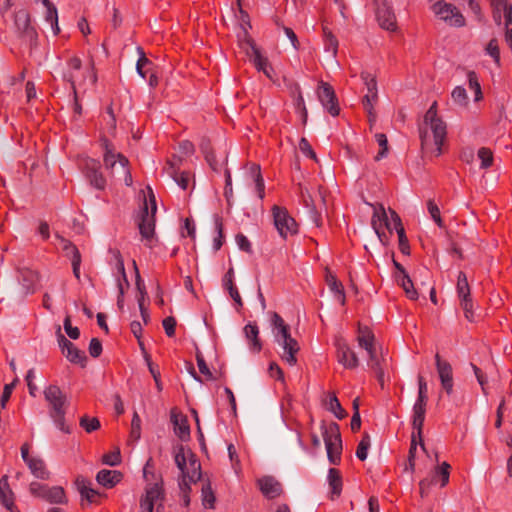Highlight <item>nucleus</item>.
Returning a JSON list of instances; mask_svg holds the SVG:
<instances>
[{
	"mask_svg": "<svg viewBox=\"0 0 512 512\" xmlns=\"http://www.w3.org/2000/svg\"><path fill=\"white\" fill-rule=\"evenodd\" d=\"M245 49L255 67L263 72L269 65L268 59L262 56L260 50L251 39L245 40Z\"/></svg>",
	"mask_w": 512,
	"mask_h": 512,
	"instance_id": "aec40b11",
	"label": "nucleus"
},
{
	"mask_svg": "<svg viewBox=\"0 0 512 512\" xmlns=\"http://www.w3.org/2000/svg\"><path fill=\"white\" fill-rule=\"evenodd\" d=\"M371 440L367 433H364L361 441L359 442L356 450V456L359 460L364 461L368 455V449L370 448Z\"/></svg>",
	"mask_w": 512,
	"mask_h": 512,
	"instance_id": "c03bdc74",
	"label": "nucleus"
},
{
	"mask_svg": "<svg viewBox=\"0 0 512 512\" xmlns=\"http://www.w3.org/2000/svg\"><path fill=\"white\" fill-rule=\"evenodd\" d=\"M42 3L46 8L44 16L45 20L46 22L50 23L51 29L53 30L54 34H57L60 30L58 26L57 9L49 0H42Z\"/></svg>",
	"mask_w": 512,
	"mask_h": 512,
	"instance_id": "c85d7f7f",
	"label": "nucleus"
},
{
	"mask_svg": "<svg viewBox=\"0 0 512 512\" xmlns=\"http://www.w3.org/2000/svg\"><path fill=\"white\" fill-rule=\"evenodd\" d=\"M172 423L174 425V432L181 440H187L190 436V428L187 424V419L182 415L172 413Z\"/></svg>",
	"mask_w": 512,
	"mask_h": 512,
	"instance_id": "a878e982",
	"label": "nucleus"
},
{
	"mask_svg": "<svg viewBox=\"0 0 512 512\" xmlns=\"http://www.w3.org/2000/svg\"><path fill=\"white\" fill-rule=\"evenodd\" d=\"M64 330L71 339H78L80 336V330L72 326L70 316L64 319Z\"/></svg>",
	"mask_w": 512,
	"mask_h": 512,
	"instance_id": "bf43d9fd",
	"label": "nucleus"
},
{
	"mask_svg": "<svg viewBox=\"0 0 512 512\" xmlns=\"http://www.w3.org/2000/svg\"><path fill=\"white\" fill-rule=\"evenodd\" d=\"M299 149L303 154L316 160V154L306 138H301L299 142Z\"/></svg>",
	"mask_w": 512,
	"mask_h": 512,
	"instance_id": "69168bd1",
	"label": "nucleus"
},
{
	"mask_svg": "<svg viewBox=\"0 0 512 512\" xmlns=\"http://www.w3.org/2000/svg\"><path fill=\"white\" fill-rule=\"evenodd\" d=\"M478 157L481 160V168H488L492 165L493 162V154L488 148H480L478 151Z\"/></svg>",
	"mask_w": 512,
	"mask_h": 512,
	"instance_id": "3c124183",
	"label": "nucleus"
},
{
	"mask_svg": "<svg viewBox=\"0 0 512 512\" xmlns=\"http://www.w3.org/2000/svg\"><path fill=\"white\" fill-rule=\"evenodd\" d=\"M85 174L90 184L97 189H104L106 180L100 172V165L93 159L86 162Z\"/></svg>",
	"mask_w": 512,
	"mask_h": 512,
	"instance_id": "dca6fc26",
	"label": "nucleus"
},
{
	"mask_svg": "<svg viewBox=\"0 0 512 512\" xmlns=\"http://www.w3.org/2000/svg\"><path fill=\"white\" fill-rule=\"evenodd\" d=\"M427 209H428L429 214L431 215V218L435 221V223L439 227H443L444 225H443V221L440 216V209L433 200L430 199L427 201Z\"/></svg>",
	"mask_w": 512,
	"mask_h": 512,
	"instance_id": "8fccbe9b",
	"label": "nucleus"
},
{
	"mask_svg": "<svg viewBox=\"0 0 512 512\" xmlns=\"http://www.w3.org/2000/svg\"><path fill=\"white\" fill-rule=\"evenodd\" d=\"M175 463L181 472V480L197 482L201 478V465L195 454L184 446L178 447L175 453Z\"/></svg>",
	"mask_w": 512,
	"mask_h": 512,
	"instance_id": "20e7f679",
	"label": "nucleus"
},
{
	"mask_svg": "<svg viewBox=\"0 0 512 512\" xmlns=\"http://www.w3.org/2000/svg\"><path fill=\"white\" fill-rule=\"evenodd\" d=\"M80 426L85 429L87 433H91L100 427V422L95 417L89 418L88 416H83L80 419Z\"/></svg>",
	"mask_w": 512,
	"mask_h": 512,
	"instance_id": "09e8293b",
	"label": "nucleus"
},
{
	"mask_svg": "<svg viewBox=\"0 0 512 512\" xmlns=\"http://www.w3.org/2000/svg\"><path fill=\"white\" fill-rule=\"evenodd\" d=\"M191 483L192 482H190L189 480H180L179 481V488H180V491L182 494V499L186 506H188L190 503L189 491H190Z\"/></svg>",
	"mask_w": 512,
	"mask_h": 512,
	"instance_id": "e2e57ef3",
	"label": "nucleus"
},
{
	"mask_svg": "<svg viewBox=\"0 0 512 512\" xmlns=\"http://www.w3.org/2000/svg\"><path fill=\"white\" fill-rule=\"evenodd\" d=\"M29 469L31 470L32 474L39 479H48L49 478V472L47 471L45 467V463L40 458H33L32 460H29L27 463Z\"/></svg>",
	"mask_w": 512,
	"mask_h": 512,
	"instance_id": "72a5a7b5",
	"label": "nucleus"
},
{
	"mask_svg": "<svg viewBox=\"0 0 512 512\" xmlns=\"http://www.w3.org/2000/svg\"><path fill=\"white\" fill-rule=\"evenodd\" d=\"M327 409L332 412L338 419L346 417V411L342 408L338 398L335 395H330L326 402Z\"/></svg>",
	"mask_w": 512,
	"mask_h": 512,
	"instance_id": "79ce46f5",
	"label": "nucleus"
},
{
	"mask_svg": "<svg viewBox=\"0 0 512 512\" xmlns=\"http://www.w3.org/2000/svg\"><path fill=\"white\" fill-rule=\"evenodd\" d=\"M337 357L345 368L354 369L359 365L357 354L343 340L337 342Z\"/></svg>",
	"mask_w": 512,
	"mask_h": 512,
	"instance_id": "4468645a",
	"label": "nucleus"
},
{
	"mask_svg": "<svg viewBox=\"0 0 512 512\" xmlns=\"http://www.w3.org/2000/svg\"><path fill=\"white\" fill-rule=\"evenodd\" d=\"M250 173L254 179L259 198L263 199V197H264V181H263L262 175L260 173V167L256 164H252L250 167Z\"/></svg>",
	"mask_w": 512,
	"mask_h": 512,
	"instance_id": "37998d69",
	"label": "nucleus"
},
{
	"mask_svg": "<svg viewBox=\"0 0 512 512\" xmlns=\"http://www.w3.org/2000/svg\"><path fill=\"white\" fill-rule=\"evenodd\" d=\"M18 272L19 282L21 283L25 293H33L35 291L34 284L38 280V274L28 267H21L18 269Z\"/></svg>",
	"mask_w": 512,
	"mask_h": 512,
	"instance_id": "4be33fe9",
	"label": "nucleus"
},
{
	"mask_svg": "<svg viewBox=\"0 0 512 512\" xmlns=\"http://www.w3.org/2000/svg\"><path fill=\"white\" fill-rule=\"evenodd\" d=\"M384 225L387 229H390V220L382 205L374 208L372 216V227L377 234L379 240L384 242L385 233L381 232V227Z\"/></svg>",
	"mask_w": 512,
	"mask_h": 512,
	"instance_id": "a211bd4d",
	"label": "nucleus"
},
{
	"mask_svg": "<svg viewBox=\"0 0 512 512\" xmlns=\"http://www.w3.org/2000/svg\"><path fill=\"white\" fill-rule=\"evenodd\" d=\"M323 35L325 41V50L332 54V57H336L338 51V40L333 33L326 27L323 28Z\"/></svg>",
	"mask_w": 512,
	"mask_h": 512,
	"instance_id": "58836bf2",
	"label": "nucleus"
},
{
	"mask_svg": "<svg viewBox=\"0 0 512 512\" xmlns=\"http://www.w3.org/2000/svg\"><path fill=\"white\" fill-rule=\"evenodd\" d=\"M361 78L367 87V94L363 97L362 103L366 112L371 116L373 103L377 99L376 81L370 74L363 72Z\"/></svg>",
	"mask_w": 512,
	"mask_h": 512,
	"instance_id": "2eb2a0df",
	"label": "nucleus"
},
{
	"mask_svg": "<svg viewBox=\"0 0 512 512\" xmlns=\"http://www.w3.org/2000/svg\"><path fill=\"white\" fill-rule=\"evenodd\" d=\"M81 69V60L72 58L68 62L67 70L63 74V79L70 83L73 94L76 95L77 72Z\"/></svg>",
	"mask_w": 512,
	"mask_h": 512,
	"instance_id": "b1692460",
	"label": "nucleus"
},
{
	"mask_svg": "<svg viewBox=\"0 0 512 512\" xmlns=\"http://www.w3.org/2000/svg\"><path fill=\"white\" fill-rule=\"evenodd\" d=\"M357 340L359 346L365 349L367 352L375 348L374 335L367 327H359Z\"/></svg>",
	"mask_w": 512,
	"mask_h": 512,
	"instance_id": "c756f323",
	"label": "nucleus"
},
{
	"mask_svg": "<svg viewBox=\"0 0 512 512\" xmlns=\"http://www.w3.org/2000/svg\"><path fill=\"white\" fill-rule=\"evenodd\" d=\"M457 294L460 299V306L464 311L465 318L473 322L475 321V314L473 311V301L471 299L470 287L467 281L466 274L459 272L457 279Z\"/></svg>",
	"mask_w": 512,
	"mask_h": 512,
	"instance_id": "1a4fd4ad",
	"label": "nucleus"
},
{
	"mask_svg": "<svg viewBox=\"0 0 512 512\" xmlns=\"http://www.w3.org/2000/svg\"><path fill=\"white\" fill-rule=\"evenodd\" d=\"M426 401H417L413 406V428L417 431L418 436L421 438L422 427L425 419Z\"/></svg>",
	"mask_w": 512,
	"mask_h": 512,
	"instance_id": "393cba45",
	"label": "nucleus"
},
{
	"mask_svg": "<svg viewBox=\"0 0 512 512\" xmlns=\"http://www.w3.org/2000/svg\"><path fill=\"white\" fill-rule=\"evenodd\" d=\"M261 492L268 498H275L282 493V486L272 476H265L258 481Z\"/></svg>",
	"mask_w": 512,
	"mask_h": 512,
	"instance_id": "412c9836",
	"label": "nucleus"
},
{
	"mask_svg": "<svg viewBox=\"0 0 512 512\" xmlns=\"http://www.w3.org/2000/svg\"><path fill=\"white\" fill-rule=\"evenodd\" d=\"M215 229L217 230L218 236L214 239L213 247L217 251L223 244V226L219 218L215 219Z\"/></svg>",
	"mask_w": 512,
	"mask_h": 512,
	"instance_id": "052dcab7",
	"label": "nucleus"
},
{
	"mask_svg": "<svg viewBox=\"0 0 512 512\" xmlns=\"http://www.w3.org/2000/svg\"><path fill=\"white\" fill-rule=\"evenodd\" d=\"M103 160L106 169L110 170L112 175L115 174L117 170H120L124 176L125 184L127 186L132 185V176L130 170L127 168L129 161L124 155L114 152V150L106 144Z\"/></svg>",
	"mask_w": 512,
	"mask_h": 512,
	"instance_id": "0eeeda50",
	"label": "nucleus"
},
{
	"mask_svg": "<svg viewBox=\"0 0 512 512\" xmlns=\"http://www.w3.org/2000/svg\"><path fill=\"white\" fill-rule=\"evenodd\" d=\"M114 257H115V260H116L115 267H116L117 272L123 278V281L125 282L126 286H129V282H128V279H127V276H126V272H125L124 262H123V259H122L121 255H120V253L118 251H115L114 252Z\"/></svg>",
	"mask_w": 512,
	"mask_h": 512,
	"instance_id": "13d9d810",
	"label": "nucleus"
},
{
	"mask_svg": "<svg viewBox=\"0 0 512 512\" xmlns=\"http://www.w3.org/2000/svg\"><path fill=\"white\" fill-rule=\"evenodd\" d=\"M202 503L206 508H213L215 502V496L211 490L210 484H204L202 486Z\"/></svg>",
	"mask_w": 512,
	"mask_h": 512,
	"instance_id": "a18cd8bd",
	"label": "nucleus"
},
{
	"mask_svg": "<svg viewBox=\"0 0 512 512\" xmlns=\"http://www.w3.org/2000/svg\"><path fill=\"white\" fill-rule=\"evenodd\" d=\"M436 369L440 378V382L453 380L452 366L450 364H442V366L439 365V367Z\"/></svg>",
	"mask_w": 512,
	"mask_h": 512,
	"instance_id": "4d7b16f0",
	"label": "nucleus"
},
{
	"mask_svg": "<svg viewBox=\"0 0 512 512\" xmlns=\"http://www.w3.org/2000/svg\"><path fill=\"white\" fill-rule=\"evenodd\" d=\"M131 438L137 441L141 436V419L137 412H134L131 422Z\"/></svg>",
	"mask_w": 512,
	"mask_h": 512,
	"instance_id": "864d4df0",
	"label": "nucleus"
},
{
	"mask_svg": "<svg viewBox=\"0 0 512 512\" xmlns=\"http://www.w3.org/2000/svg\"><path fill=\"white\" fill-rule=\"evenodd\" d=\"M427 383L422 376H418V398L417 401L427 402Z\"/></svg>",
	"mask_w": 512,
	"mask_h": 512,
	"instance_id": "338daca9",
	"label": "nucleus"
},
{
	"mask_svg": "<svg viewBox=\"0 0 512 512\" xmlns=\"http://www.w3.org/2000/svg\"><path fill=\"white\" fill-rule=\"evenodd\" d=\"M274 225L283 238L297 232V224L295 220L288 214L284 208L274 206L273 209Z\"/></svg>",
	"mask_w": 512,
	"mask_h": 512,
	"instance_id": "9b49d317",
	"label": "nucleus"
},
{
	"mask_svg": "<svg viewBox=\"0 0 512 512\" xmlns=\"http://www.w3.org/2000/svg\"><path fill=\"white\" fill-rule=\"evenodd\" d=\"M13 493L8 485L7 476L0 479V502L9 512H19L13 503Z\"/></svg>",
	"mask_w": 512,
	"mask_h": 512,
	"instance_id": "5701e85b",
	"label": "nucleus"
},
{
	"mask_svg": "<svg viewBox=\"0 0 512 512\" xmlns=\"http://www.w3.org/2000/svg\"><path fill=\"white\" fill-rule=\"evenodd\" d=\"M244 334L247 340L250 341V348L255 352L260 351L261 343L258 338V327L254 324L249 323L244 327Z\"/></svg>",
	"mask_w": 512,
	"mask_h": 512,
	"instance_id": "473e14b6",
	"label": "nucleus"
},
{
	"mask_svg": "<svg viewBox=\"0 0 512 512\" xmlns=\"http://www.w3.org/2000/svg\"><path fill=\"white\" fill-rule=\"evenodd\" d=\"M317 95L322 106L327 109V111L332 116H337L339 114V106L337 103L336 95L333 88L329 84L321 82L318 87Z\"/></svg>",
	"mask_w": 512,
	"mask_h": 512,
	"instance_id": "f8f14e48",
	"label": "nucleus"
},
{
	"mask_svg": "<svg viewBox=\"0 0 512 512\" xmlns=\"http://www.w3.org/2000/svg\"><path fill=\"white\" fill-rule=\"evenodd\" d=\"M272 332L275 342L282 348L281 358L289 365L297 363L296 354L300 350L298 342L292 338L290 327L284 322L277 313L272 315Z\"/></svg>",
	"mask_w": 512,
	"mask_h": 512,
	"instance_id": "f03ea898",
	"label": "nucleus"
},
{
	"mask_svg": "<svg viewBox=\"0 0 512 512\" xmlns=\"http://www.w3.org/2000/svg\"><path fill=\"white\" fill-rule=\"evenodd\" d=\"M377 20L379 25L388 31H395L396 17L391 7L386 3L382 4L377 10Z\"/></svg>",
	"mask_w": 512,
	"mask_h": 512,
	"instance_id": "6ab92c4d",
	"label": "nucleus"
},
{
	"mask_svg": "<svg viewBox=\"0 0 512 512\" xmlns=\"http://www.w3.org/2000/svg\"><path fill=\"white\" fill-rule=\"evenodd\" d=\"M326 282L329 289L335 294L337 300L343 305L345 303V296L342 284L331 274L327 275Z\"/></svg>",
	"mask_w": 512,
	"mask_h": 512,
	"instance_id": "e433bc0d",
	"label": "nucleus"
},
{
	"mask_svg": "<svg viewBox=\"0 0 512 512\" xmlns=\"http://www.w3.org/2000/svg\"><path fill=\"white\" fill-rule=\"evenodd\" d=\"M299 195L301 198V202L303 203L304 207L307 209V212H308L309 217L312 220V222L316 226H320L321 225V216L315 207L314 200H313L309 190L306 187L299 185Z\"/></svg>",
	"mask_w": 512,
	"mask_h": 512,
	"instance_id": "f3484780",
	"label": "nucleus"
},
{
	"mask_svg": "<svg viewBox=\"0 0 512 512\" xmlns=\"http://www.w3.org/2000/svg\"><path fill=\"white\" fill-rule=\"evenodd\" d=\"M43 498H45L46 500H48L51 503H56V504L65 503L64 490H63V488L58 487V486L52 487V488H47L45 490V493H43Z\"/></svg>",
	"mask_w": 512,
	"mask_h": 512,
	"instance_id": "c9c22d12",
	"label": "nucleus"
},
{
	"mask_svg": "<svg viewBox=\"0 0 512 512\" xmlns=\"http://www.w3.org/2000/svg\"><path fill=\"white\" fill-rule=\"evenodd\" d=\"M323 438L327 450L328 460L331 464H338L341 459L342 441L339 426L331 423L328 427H323Z\"/></svg>",
	"mask_w": 512,
	"mask_h": 512,
	"instance_id": "423d86ee",
	"label": "nucleus"
},
{
	"mask_svg": "<svg viewBox=\"0 0 512 512\" xmlns=\"http://www.w3.org/2000/svg\"><path fill=\"white\" fill-rule=\"evenodd\" d=\"M133 264H134V267L136 270V286L140 293V296L138 297V306H139V308H143L144 307V297L146 295L145 286H144V284L141 280V277L138 273V269H137L135 261L133 262Z\"/></svg>",
	"mask_w": 512,
	"mask_h": 512,
	"instance_id": "6e6d98bb",
	"label": "nucleus"
},
{
	"mask_svg": "<svg viewBox=\"0 0 512 512\" xmlns=\"http://www.w3.org/2000/svg\"><path fill=\"white\" fill-rule=\"evenodd\" d=\"M468 82H469V88L474 91L475 94V101H479L482 98V91L480 84L478 82V78L475 74V72L470 71L468 73Z\"/></svg>",
	"mask_w": 512,
	"mask_h": 512,
	"instance_id": "de8ad7c7",
	"label": "nucleus"
},
{
	"mask_svg": "<svg viewBox=\"0 0 512 512\" xmlns=\"http://www.w3.org/2000/svg\"><path fill=\"white\" fill-rule=\"evenodd\" d=\"M433 12L443 21L451 26L461 27L465 19L457 7L444 1H438L432 6Z\"/></svg>",
	"mask_w": 512,
	"mask_h": 512,
	"instance_id": "9d476101",
	"label": "nucleus"
},
{
	"mask_svg": "<svg viewBox=\"0 0 512 512\" xmlns=\"http://www.w3.org/2000/svg\"><path fill=\"white\" fill-rule=\"evenodd\" d=\"M64 355L71 363L79 364L82 367L86 364L87 358L84 351L79 350L75 345H73Z\"/></svg>",
	"mask_w": 512,
	"mask_h": 512,
	"instance_id": "a19ab883",
	"label": "nucleus"
},
{
	"mask_svg": "<svg viewBox=\"0 0 512 512\" xmlns=\"http://www.w3.org/2000/svg\"><path fill=\"white\" fill-rule=\"evenodd\" d=\"M395 277L397 283L404 289L407 297H409L411 300H416L418 298V293L414 289L413 282L409 275H396Z\"/></svg>",
	"mask_w": 512,
	"mask_h": 512,
	"instance_id": "f704fd0d",
	"label": "nucleus"
},
{
	"mask_svg": "<svg viewBox=\"0 0 512 512\" xmlns=\"http://www.w3.org/2000/svg\"><path fill=\"white\" fill-rule=\"evenodd\" d=\"M328 483L331 488L332 498L339 496L342 491V478L340 472L335 468H330L328 471Z\"/></svg>",
	"mask_w": 512,
	"mask_h": 512,
	"instance_id": "2f4dec72",
	"label": "nucleus"
},
{
	"mask_svg": "<svg viewBox=\"0 0 512 512\" xmlns=\"http://www.w3.org/2000/svg\"><path fill=\"white\" fill-rule=\"evenodd\" d=\"M144 498L157 505L158 510L161 506V501L164 498L162 487L158 483L149 484L146 488V494Z\"/></svg>",
	"mask_w": 512,
	"mask_h": 512,
	"instance_id": "7c9ffc66",
	"label": "nucleus"
},
{
	"mask_svg": "<svg viewBox=\"0 0 512 512\" xmlns=\"http://www.w3.org/2000/svg\"><path fill=\"white\" fill-rule=\"evenodd\" d=\"M121 479V474L115 470L103 469L97 473V482L104 487H113Z\"/></svg>",
	"mask_w": 512,
	"mask_h": 512,
	"instance_id": "bb28decb",
	"label": "nucleus"
},
{
	"mask_svg": "<svg viewBox=\"0 0 512 512\" xmlns=\"http://www.w3.org/2000/svg\"><path fill=\"white\" fill-rule=\"evenodd\" d=\"M501 2H507V0H491L493 18L497 25H500L502 22L503 5L500 4Z\"/></svg>",
	"mask_w": 512,
	"mask_h": 512,
	"instance_id": "5fc2aeb1",
	"label": "nucleus"
},
{
	"mask_svg": "<svg viewBox=\"0 0 512 512\" xmlns=\"http://www.w3.org/2000/svg\"><path fill=\"white\" fill-rule=\"evenodd\" d=\"M367 353L369 356V359L367 362L368 367H370L375 372L378 380L380 382H383L384 371L380 365V360L377 356L376 349L374 348V349L368 351Z\"/></svg>",
	"mask_w": 512,
	"mask_h": 512,
	"instance_id": "4c0bfd02",
	"label": "nucleus"
},
{
	"mask_svg": "<svg viewBox=\"0 0 512 512\" xmlns=\"http://www.w3.org/2000/svg\"><path fill=\"white\" fill-rule=\"evenodd\" d=\"M18 381H19V379L15 378L12 383L5 385L4 391H3V394L1 397V403H0L1 408L6 407V403L8 402V400L11 396L12 390Z\"/></svg>",
	"mask_w": 512,
	"mask_h": 512,
	"instance_id": "0e129e2a",
	"label": "nucleus"
},
{
	"mask_svg": "<svg viewBox=\"0 0 512 512\" xmlns=\"http://www.w3.org/2000/svg\"><path fill=\"white\" fill-rule=\"evenodd\" d=\"M422 150L435 156L442 153V144L446 136L445 124L437 117V112L427 111L424 123L419 128Z\"/></svg>",
	"mask_w": 512,
	"mask_h": 512,
	"instance_id": "f257e3e1",
	"label": "nucleus"
},
{
	"mask_svg": "<svg viewBox=\"0 0 512 512\" xmlns=\"http://www.w3.org/2000/svg\"><path fill=\"white\" fill-rule=\"evenodd\" d=\"M89 353L92 357L96 358L100 356L102 352V344L97 338H93L89 344Z\"/></svg>",
	"mask_w": 512,
	"mask_h": 512,
	"instance_id": "774afa93",
	"label": "nucleus"
},
{
	"mask_svg": "<svg viewBox=\"0 0 512 512\" xmlns=\"http://www.w3.org/2000/svg\"><path fill=\"white\" fill-rule=\"evenodd\" d=\"M77 485H78V490L83 499H85L89 503H95L97 501L99 493L96 490L88 487L85 484L84 480L78 479Z\"/></svg>",
	"mask_w": 512,
	"mask_h": 512,
	"instance_id": "ea45409f",
	"label": "nucleus"
},
{
	"mask_svg": "<svg viewBox=\"0 0 512 512\" xmlns=\"http://www.w3.org/2000/svg\"><path fill=\"white\" fill-rule=\"evenodd\" d=\"M181 163L182 157L174 156L172 160L167 162L165 172L177 183L178 186L185 190L189 186V174L187 172L180 171Z\"/></svg>",
	"mask_w": 512,
	"mask_h": 512,
	"instance_id": "ddd939ff",
	"label": "nucleus"
},
{
	"mask_svg": "<svg viewBox=\"0 0 512 512\" xmlns=\"http://www.w3.org/2000/svg\"><path fill=\"white\" fill-rule=\"evenodd\" d=\"M375 139L381 148L375 159L380 160L381 158L385 157L388 152V141L386 135L383 133L376 134Z\"/></svg>",
	"mask_w": 512,
	"mask_h": 512,
	"instance_id": "603ef678",
	"label": "nucleus"
},
{
	"mask_svg": "<svg viewBox=\"0 0 512 512\" xmlns=\"http://www.w3.org/2000/svg\"><path fill=\"white\" fill-rule=\"evenodd\" d=\"M150 194V202H151V212L149 211L148 203L145 200L144 205L141 211V220L138 224L139 231L142 236V239L146 241V244L149 245L154 237L155 230V220L154 215L157 210L155 196L151 187H147Z\"/></svg>",
	"mask_w": 512,
	"mask_h": 512,
	"instance_id": "39448f33",
	"label": "nucleus"
},
{
	"mask_svg": "<svg viewBox=\"0 0 512 512\" xmlns=\"http://www.w3.org/2000/svg\"><path fill=\"white\" fill-rule=\"evenodd\" d=\"M451 97L453 101L460 106H466L468 103V96L466 90L461 86H457L454 88Z\"/></svg>",
	"mask_w": 512,
	"mask_h": 512,
	"instance_id": "49530a36",
	"label": "nucleus"
},
{
	"mask_svg": "<svg viewBox=\"0 0 512 512\" xmlns=\"http://www.w3.org/2000/svg\"><path fill=\"white\" fill-rule=\"evenodd\" d=\"M14 25L18 37L25 44L30 46L36 44L38 35L34 27L30 24V16L27 11L19 10L15 14Z\"/></svg>",
	"mask_w": 512,
	"mask_h": 512,
	"instance_id": "6e6552de",
	"label": "nucleus"
},
{
	"mask_svg": "<svg viewBox=\"0 0 512 512\" xmlns=\"http://www.w3.org/2000/svg\"><path fill=\"white\" fill-rule=\"evenodd\" d=\"M44 397L49 405V416L56 427L65 433H70L69 427L65 424L66 408L69 404L66 395L58 386L50 385L44 390Z\"/></svg>",
	"mask_w": 512,
	"mask_h": 512,
	"instance_id": "7ed1b4c3",
	"label": "nucleus"
},
{
	"mask_svg": "<svg viewBox=\"0 0 512 512\" xmlns=\"http://www.w3.org/2000/svg\"><path fill=\"white\" fill-rule=\"evenodd\" d=\"M390 213L394 219L395 230L399 237V248L402 253L408 254L409 253V245H408V240L405 235L404 228L402 227V224H401V219L395 211L391 210Z\"/></svg>",
	"mask_w": 512,
	"mask_h": 512,
	"instance_id": "cd10ccee",
	"label": "nucleus"
},
{
	"mask_svg": "<svg viewBox=\"0 0 512 512\" xmlns=\"http://www.w3.org/2000/svg\"><path fill=\"white\" fill-rule=\"evenodd\" d=\"M57 341L62 350V353L65 354L74 344L71 343L67 338L61 333V327L57 328Z\"/></svg>",
	"mask_w": 512,
	"mask_h": 512,
	"instance_id": "680f3d73",
	"label": "nucleus"
}]
</instances>
